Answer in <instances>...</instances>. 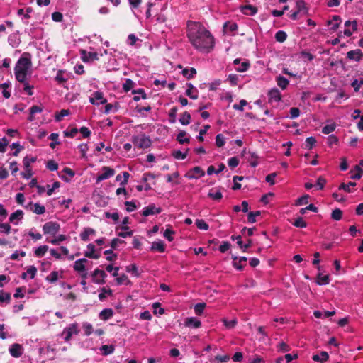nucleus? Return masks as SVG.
<instances>
[{
  "instance_id": "nucleus-1",
  "label": "nucleus",
  "mask_w": 363,
  "mask_h": 363,
  "mask_svg": "<svg viewBox=\"0 0 363 363\" xmlns=\"http://www.w3.org/2000/svg\"><path fill=\"white\" fill-rule=\"evenodd\" d=\"M186 35L195 49L210 52L214 47V38L211 33L199 22H187Z\"/></svg>"
},
{
  "instance_id": "nucleus-2",
  "label": "nucleus",
  "mask_w": 363,
  "mask_h": 363,
  "mask_svg": "<svg viewBox=\"0 0 363 363\" xmlns=\"http://www.w3.org/2000/svg\"><path fill=\"white\" fill-rule=\"evenodd\" d=\"M32 66L31 55L28 52H23L17 61L14 67V74L16 80L24 82L26 79L28 72Z\"/></svg>"
},
{
  "instance_id": "nucleus-3",
  "label": "nucleus",
  "mask_w": 363,
  "mask_h": 363,
  "mask_svg": "<svg viewBox=\"0 0 363 363\" xmlns=\"http://www.w3.org/2000/svg\"><path fill=\"white\" fill-rule=\"evenodd\" d=\"M132 142L134 146L139 149L148 148L152 144V141L150 138L146 136L145 134L133 137Z\"/></svg>"
},
{
  "instance_id": "nucleus-4",
  "label": "nucleus",
  "mask_w": 363,
  "mask_h": 363,
  "mask_svg": "<svg viewBox=\"0 0 363 363\" xmlns=\"http://www.w3.org/2000/svg\"><path fill=\"white\" fill-rule=\"evenodd\" d=\"M43 230L44 234L55 235L60 230V225L56 222L49 221L43 225Z\"/></svg>"
},
{
  "instance_id": "nucleus-5",
  "label": "nucleus",
  "mask_w": 363,
  "mask_h": 363,
  "mask_svg": "<svg viewBox=\"0 0 363 363\" xmlns=\"http://www.w3.org/2000/svg\"><path fill=\"white\" fill-rule=\"evenodd\" d=\"M79 333V330L77 323H73L63 330L62 335H65V340L68 342L71 340L74 334L77 335Z\"/></svg>"
},
{
  "instance_id": "nucleus-6",
  "label": "nucleus",
  "mask_w": 363,
  "mask_h": 363,
  "mask_svg": "<svg viewBox=\"0 0 363 363\" xmlns=\"http://www.w3.org/2000/svg\"><path fill=\"white\" fill-rule=\"evenodd\" d=\"M205 175V172L200 167H194L188 171L186 174V177L189 179H199Z\"/></svg>"
},
{
  "instance_id": "nucleus-7",
  "label": "nucleus",
  "mask_w": 363,
  "mask_h": 363,
  "mask_svg": "<svg viewBox=\"0 0 363 363\" xmlns=\"http://www.w3.org/2000/svg\"><path fill=\"white\" fill-rule=\"evenodd\" d=\"M162 212L160 207H156L154 203H150L147 206L145 207L142 212V216L147 217L155 214H159Z\"/></svg>"
},
{
  "instance_id": "nucleus-8",
  "label": "nucleus",
  "mask_w": 363,
  "mask_h": 363,
  "mask_svg": "<svg viewBox=\"0 0 363 363\" xmlns=\"http://www.w3.org/2000/svg\"><path fill=\"white\" fill-rule=\"evenodd\" d=\"M102 174L96 177V183H99L103 180L107 179L115 174V170L109 167L104 166L102 167Z\"/></svg>"
},
{
  "instance_id": "nucleus-9",
  "label": "nucleus",
  "mask_w": 363,
  "mask_h": 363,
  "mask_svg": "<svg viewBox=\"0 0 363 363\" xmlns=\"http://www.w3.org/2000/svg\"><path fill=\"white\" fill-rule=\"evenodd\" d=\"M92 277L95 283L103 284L105 283L104 278L106 277V274L103 270L96 269L92 273Z\"/></svg>"
},
{
  "instance_id": "nucleus-10",
  "label": "nucleus",
  "mask_w": 363,
  "mask_h": 363,
  "mask_svg": "<svg viewBox=\"0 0 363 363\" xmlns=\"http://www.w3.org/2000/svg\"><path fill=\"white\" fill-rule=\"evenodd\" d=\"M89 101L92 104L96 105L104 104L107 102V100L104 98L103 93L100 91H95L93 94V96L90 98Z\"/></svg>"
},
{
  "instance_id": "nucleus-11",
  "label": "nucleus",
  "mask_w": 363,
  "mask_h": 363,
  "mask_svg": "<svg viewBox=\"0 0 363 363\" xmlns=\"http://www.w3.org/2000/svg\"><path fill=\"white\" fill-rule=\"evenodd\" d=\"M269 102H279L281 100V95L280 91L276 89H272L268 92Z\"/></svg>"
},
{
  "instance_id": "nucleus-12",
  "label": "nucleus",
  "mask_w": 363,
  "mask_h": 363,
  "mask_svg": "<svg viewBox=\"0 0 363 363\" xmlns=\"http://www.w3.org/2000/svg\"><path fill=\"white\" fill-rule=\"evenodd\" d=\"M23 350V347L18 343L13 344L9 348L11 355L16 358L20 357L22 355Z\"/></svg>"
},
{
  "instance_id": "nucleus-13",
  "label": "nucleus",
  "mask_w": 363,
  "mask_h": 363,
  "mask_svg": "<svg viewBox=\"0 0 363 363\" xmlns=\"http://www.w3.org/2000/svg\"><path fill=\"white\" fill-rule=\"evenodd\" d=\"M347 57L350 60H354L359 62L363 57V52L360 49L350 50L347 53Z\"/></svg>"
},
{
  "instance_id": "nucleus-14",
  "label": "nucleus",
  "mask_w": 363,
  "mask_h": 363,
  "mask_svg": "<svg viewBox=\"0 0 363 363\" xmlns=\"http://www.w3.org/2000/svg\"><path fill=\"white\" fill-rule=\"evenodd\" d=\"M86 262H88V260L85 258L79 259L75 261L73 265L74 270L79 273L84 272L86 271L84 264Z\"/></svg>"
},
{
  "instance_id": "nucleus-15",
  "label": "nucleus",
  "mask_w": 363,
  "mask_h": 363,
  "mask_svg": "<svg viewBox=\"0 0 363 363\" xmlns=\"http://www.w3.org/2000/svg\"><path fill=\"white\" fill-rule=\"evenodd\" d=\"M186 327L199 328L201 326V322L194 317L186 318L184 321Z\"/></svg>"
},
{
  "instance_id": "nucleus-16",
  "label": "nucleus",
  "mask_w": 363,
  "mask_h": 363,
  "mask_svg": "<svg viewBox=\"0 0 363 363\" xmlns=\"http://www.w3.org/2000/svg\"><path fill=\"white\" fill-rule=\"evenodd\" d=\"M296 11L303 15H307L308 9L306 4L303 0H297L296 2Z\"/></svg>"
},
{
  "instance_id": "nucleus-17",
  "label": "nucleus",
  "mask_w": 363,
  "mask_h": 363,
  "mask_svg": "<svg viewBox=\"0 0 363 363\" xmlns=\"http://www.w3.org/2000/svg\"><path fill=\"white\" fill-rule=\"evenodd\" d=\"M150 250L152 252H164L165 251V244L162 240L155 241L152 243Z\"/></svg>"
},
{
  "instance_id": "nucleus-18",
  "label": "nucleus",
  "mask_w": 363,
  "mask_h": 363,
  "mask_svg": "<svg viewBox=\"0 0 363 363\" xmlns=\"http://www.w3.org/2000/svg\"><path fill=\"white\" fill-rule=\"evenodd\" d=\"M241 11L245 15L253 16L257 13V8L252 5L247 4L241 6Z\"/></svg>"
},
{
  "instance_id": "nucleus-19",
  "label": "nucleus",
  "mask_w": 363,
  "mask_h": 363,
  "mask_svg": "<svg viewBox=\"0 0 363 363\" xmlns=\"http://www.w3.org/2000/svg\"><path fill=\"white\" fill-rule=\"evenodd\" d=\"M23 218V212L22 210H16L15 212L11 213L9 216V220L10 223H13L14 224H18L17 222H15L16 220H21Z\"/></svg>"
},
{
  "instance_id": "nucleus-20",
  "label": "nucleus",
  "mask_w": 363,
  "mask_h": 363,
  "mask_svg": "<svg viewBox=\"0 0 363 363\" xmlns=\"http://www.w3.org/2000/svg\"><path fill=\"white\" fill-rule=\"evenodd\" d=\"M330 281L329 275H323L321 273H318L316 277V284L318 285H327Z\"/></svg>"
},
{
  "instance_id": "nucleus-21",
  "label": "nucleus",
  "mask_w": 363,
  "mask_h": 363,
  "mask_svg": "<svg viewBox=\"0 0 363 363\" xmlns=\"http://www.w3.org/2000/svg\"><path fill=\"white\" fill-rule=\"evenodd\" d=\"M188 89L186 90V95L192 99H198V91L191 84H188Z\"/></svg>"
},
{
  "instance_id": "nucleus-22",
  "label": "nucleus",
  "mask_w": 363,
  "mask_h": 363,
  "mask_svg": "<svg viewBox=\"0 0 363 363\" xmlns=\"http://www.w3.org/2000/svg\"><path fill=\"white\" fill-rule=\"evenodd\" d=\"M132 94L135 95L133 97V100L135 101H138L140 98L143 99H146L147 98V96L143 89L133 90Z\"/></svg>"
},
{
  "instance_id": "nucleus-23",
  "label": "nucleus",
  "mask_w": 363,
  "mask_h": 363,
  "mask_svg": "<svg viewBox=\"0 0 363 363\" xmlns=\"http://www.w3.org/2000/svg\"><path fill=\"white\" fill-rule=\"evenodd\" d=\"M277 85L283 90L286 89L289 84V81L283 76H277L276 77Z\"/></svg>"
},
{
  "instance_id": "nucleus-24",
  "label": "nucleus",
  "mask_w": 363,
  "mask_h": 363,
  "mask_svg": "<svg viewBox=\"0 0 363 363\" xmlns=\"http://www.w3.org/2000/svg\"><path fill=\"white\" fill-rule=\"evenodd\" d=\"M96 230L91 228H86L80 234V238L83 241H88L89 235H95Z\"/></svg>"
},
{
  "instance_id": "nucleus-25",
  "label": "nucleus",
  "mask_w": 363,
  "mask_h": 363,
  "mask_svg": "<svg viewBox=\"0 0 363 363\" xmlns=\"http://www.w3.org/2000/svg\"><path fill=\"white\" fill-rule=\"evenodd\" d=\"M113 315V311L111 308H105L99 313V317L101 320H107Z\"/></svg>"
},
{
  "instance_id": "nucleus-26",
  "label": "nucleus",
  "mask_w": 363,
  "mask_h": 363,
  "mask_svg": "<svg viewBox=\"0 0 363 363\" xmlns=\"http://www.w3.org/2000/svg\"><path fill=\"white\" fill-rule=\"evenodd\" d=\"M329 358V355L327 352L323 351L320 352V354H314L312 357L313 361L320 362L323 363L326 362Z\"/></svg>"
},
{
  "instance_id": "nucleus-27",
  "label": "nucleus",
  "mask_w": 363,
  "mask_h": 363,
  "mask_svg": "<svg viewBox=\"0 0 363 363\" xmlns=\"http://www.w3.org/2000/svg\"><path fill=\"white\" fill-rule=\"evenodd\" d=\"M186 132L184 130H181L177 137V140L180 144H189L190 143V140L189 138L186 137Z\"/></svg>"
},
{
  "instance_id": "nucleus-28",
  "label": "nucleus",
  "mask_w": 363,
  "mask_h": 363,
  "mask_svg": "<svg viewBox=\"0 0 363 363\" xmlns=\"http://www.w3.org/2000/svg\"><path fill=\"white\" fill-rule=\"evenodd\" d=\"M196 74V70L195 68H190L189 69L186 68L182 70V74L187 79H191L194 77Z\"/></svg>"
},
{
  "instance_id": "nucleus-29",
  "label": "nucleus",
  "mask_w": 363,
  "mask_h": 363,
  "mask_svg": "<svg viewBox=\"0 0 363 363\" xmlns=\"http://www.w3.org/2000/svg\"><path fill=\"white\" fill-rule=\"evenodd\" d=\"M191 118V114L189 112L185 111L181 115V117L179 118V122L183 125H187L190 123Z\"/></svg>"
},
{
  "instance_id": "nucleus-30",
  "label": "nucleus",
  "mask_w": 363,
  "mask_h": 363,
  "mask_svg": "<svg viewBox=\"0 0 363 363\" xmlns=\"http://www.w3.org/2000/svg\"><path fill=\"white\" fill-rule=\"evenodd\" d=\"M114 346L113 345H104L101 347L100 351L101 352L103 355H108L112 354L114 352Z\"/></svg>"
},
{
  "instance_id": "nucleus-31",
  "label": "nucleus",
  "mask_w": 363,
  "mask_h": 363,
  "mask_svg": "<svg viewBox=\"0 0 363 363\" xmlns=\"http://www.w3.org/2000/svg\"><path fill=\"white\" fill-rule=\"evenodd\" d=\"M31 211L38 215H42L45 212V208L44 206H42L39 203H33V208H31Z\"/></svg>"
},
{
  "instance_id": "nucleus-32",
  "label": "nucleus",
  "mask_w": 363,
  "mask_h": 363,
  "mask_svg": "<svg viewBox=\"0 0 363 363\" xmlns=\"http://www.w3.org/2000/svg\"><path fill=\"white\" fill-rule=\"evenodd\" d=\"M43 111V108L39 106L34 105L30 108V116L28 117V120L30 121H33L34 120L33 115L35 113H41Z\"/></svg>"
},
{
  "instance_id": "nucleus-33",
  "label": "nucleus",
  "mask_w": 363,
  "mask_h": 363,
  "mask_svg": "<svg viewBox=\"0 0 363 363\" xmlns=\"http://www.w3.org/2000/svg\"><path fill=\"white\" fill-rule=\"evenodd\" d=\"M189 149L186 150L185 152H182L180 150H174L172 152V156H173L175 159L177 160H183L185 159L187 156V153L189 152Z\"/></svg>"
},
{
  "instance_id": "nucleus-34",
  "label": "nucleus",
  "mask_w": 363,
  "mask_h": 363,
  "mask_svg": "<svg viewBox=\"0 0 363 363\" xmlns=\"http://www.w3.org/2000/svg\"><path fill=\"white\" fill-rule=\"evenodd\" d=\"M59 135L56 133H52L50 135L49 139L51 140L52 142L50 143V147L52 149L55 148V147L60 144V142L57 141L58 139Z\"/></svg>"
},
{
  "instance_id": "nucleus-35",
  "label": "nucleus",
  "mask_w": 363,
  "mask_h": 363,
  "mask_svg": "<svg viewBox=\"0 0 363 363\" xmlns=\"http://www.w3.org/2000/svg\"><path fill=\"white\" fill-rule=\"evenodd\" d=\"M48 250V245L40 246L35 250V255L37 257H42L43 256H44V255L46 253V252Z\"/></svg>"
},
{
  "instance_id": "nucleus-36",
  "label": "nucleus",
  "mask_w": 363,
  "mask_h": 363,
  "mask_svg": "<svg viewBox=\"0 0 363 363\" xmlns=\"http://www.w3.org/2000/svg\"><path fill=\"white\" fill-rule=\"evenodd\" d=\"M250 66V62L247 60H246L242 63H240L237 67H235V70L239 72H243L247 71Z\"/></svg>"
},
{
  "instance_id": "nucleus-37",
  "label": "nucleus",
  "mask_w": 363,
  "mask_h": 363,
  "mask_svg": "<svg viewBox=\"0 0 363 363\" xmlns=\"http://www.w3.org/2000/svg\"><path fill=\"white\" fill-rule=\"evenodd\" d=\"M37 158L35 157H28V156L25 157L23 160V163L25 169H31L30 165V163H34L36 161Z\"/></svg>"
},
{
  "instance_id": "nucleus-38",
  "label": "nucleus",
  "mask_w": 363,
  "mask_h": 363,
  "mask_svg": "<svg viewBox=\"0 0 363 363\" xmlns=\"http://www.w3.org/2000/svg\"><path fill=\"white\" fill-rule=\"evenodd\" d=\"M195 224L196 227L200 230H207L209 228V225L206 221L203 219H196L195 220Z\"/></svg>"
},
{
  "instance_id": "nucleus-39",
  "label": "nucleus",
  "mask_w": 363,
  "mask_h": 363,
  "mask_svg": "<svg viewBox=\"0 0 363 363\" xmlns=\"http://www.w3.org/2000/svg\"><path fill=\"white\" fill-rule=\"evenodd\" d=\"M125 270L127 272L132 273L136 277H139L140 275V274L138 272V267L135 264L127 266L125 267Z\"/></svg>"
},
{
  "instance_id": "nucleus-40",
  "label": "nucleus",
  "mask_w": 363,
  "mask_h": 363,
  "mask_svg": "<svg viewBox=\"0 0 363 363\" xmlns=\"http://www.w3.org/2000/svg\"><path fill=\"white\" fill-rule=\"evenodd\" d=\"M342 211L340 208H335L332 211L331 218L334 220L338 221L342 219Z\"/></svg>"
},
{
  "instance_id": "nucleus-41",
  "label": "nucleus",
  "mask_w": 363,
  "mask_h": 363,
  "mask_svg": "<svg viewBox=\"0 0 363 363\" xmlns=\"http://www.w3.org/2000/svg\"><path fill=\"white\" fill-rule=\"evenodd\" d=\"M177 111H178V109H177V106H174V107H172L169 110V121L171 123H174L176 122V116H177Z\"/></svg>"
},
{
  "instance_id": "nucleus-42",
  "label": "nucleus",
  "mask_w": 363,
  "mask_h": 363,
  "mask_svg": "<svg viewBox=\"0 0 363 363\" xmlns=\"http://www.w3.org/2000/svg\"><path fill=\"white\" fill-rule=\"evenodd\" d=\"M351 26H352V30H350L349 28H346L344 30V34L347 37L351 36L352 35V32L357 31V27H358L357 21H353L351 24Z\"/></svg>"
},
{
  "instance_id": "nucleus-43",
  "label": "nucleus",
  "mask_w": 363,
  "mask_h": 363,
  "mask_svg": "<svg viewBox=\"0 0 363 363\" xmlns=\"http://www.w3.org/2000/svg\"><path fill=\"white\" fill-rule=\"evenodd\" d=\"M354 171H356L355 174H352L350 178L352 179H359L363 175V170L359 165H355Z\"/></svg>"
},
{
  "instance_id": "nucleus-44",
  "label": "nucleus",
  "mask_w": 363,
  "mask_h": 363,
  "mask_svg": "<svg viewBox=\"0 0 363 363\" xmlns=\"http://www.w3.org/2000/svg\"><path fill=\"white\" fill-rule=\"evenodd\" d=\"M222 322L228 329L234 328L238 323L237 320L235 318L230 320H228L227 319L223 318L222 319Z\"/></svg>"
},
{
  "instance_id": "nucleus-45",
  "label": "nucleus",
  "mask_w": 363,
  "mask_h": 363,
  "mask_svg": "<svg viewBox=\"0 0 363 363\" xmlns=\"http://www.w3.org/2000/svg\"><path fill=\"white\" fill-rule=\"evenodd\" d=\"M206 304L203 302L198 303L194 306V312L196 315H201L206 308Z\"/></svg>"
},
{
  "instance_id": "nucleus-46",
  "label": "nucleus",
  "mask_w": 363,
  "mask_h": 363,
  "mask_svg": "<svg viewBox=\"0 0 363 363\" xmlns=\"http://www.w3.org/2000/svg\"><path fill=\"white\" fill-rule=\"evenodd\" d=\"M223 29L230 31H235L238 30V25L235 23L227 21L223 25Z\"/></svg>"
},
{
  "instance_id": "nucleus-47",
  "label": "nucleus",
  "mask_w": 363,
  "mask_h": 363,
  "mask_svg": "<svg viewBox=\"0 0 363 363\" xmlns=\"http://www.w3.org/2000/svg\"><path fill=\"white\" fill-rule=\"evenodd\" d=\"M287 38L286 33L283 30H279L275 34V39L279 43H283Z\"/></svg>"
},
{
  "instance_id": "nucleus-48",
  "label": "nucleus",
  "mask_w": 363,
  "mask_h": 363,
  "mask_svg": "<svg viewBox=\"0 0 363 363\" xmlns=\"http://www.w3.org/2000/svg\"><path fill=\"white\" fill-rule=\"evenodd\" d=\"M292 225L297 228H306L307 226V223L303 220L302 217H298L296 218L293 223Z\"/></svg>"
},
{
  "instance_id": "nucleus-49",
  "label": "nucleus",
  "mask_w": 363,
  "mask_h": 363,
  "mask_svg": "<svg viewBox=\"0 0 363 363\" xmlns=\"http://www.w3.org/2000/svg\"><path fill=\"white\" fill-rule=\"evenodd\" d=\"M11 296L10 293H6L3 290L0 291V303L6 302L9 303Z\"/></svg>"
},
{
  "instance_id": "nucleus-50",
  "label": "nucleus",
  "mask_w": 363,
  "mask_h": 363,
  "mask_svg": "<svg viewBox=\"0 0 363 363\" xmlns=\"http://www.w3.org/2000/svg\"><path fill=\"white\" fill-rule=\"evenodd\" d=\"M356 186L355 182H349L347 184L345 183H342L339 186V189L344 190L345 191L350 193L352 191L350 186Z\"/></svg>"
},
{
  "instance_id": "nucleus-51",
  "label": "nucleus",
  "mask_w": 363,
  "mask_h": 363,
  "mask_svg": "<svg viewBox=\"0 0 363 363\" xmlns=\"http://www.w3.org/2000/svg\"><path fill=\"white\" fill-rule=\"evenodd\" d=\"M225 143V137L222 134H218L216 136V145L218 147H223Z\"/></svg>"
},
{
  "instance_id": "nucleus-52",
  "label": "nucleus",
  "mask_w": 363,
  "mask_h": 363,
  "mask_svg": "<svg viewBox=\"0 0 363 363\" xmlns=\"http://www.w3.org/2000/svg\"><path fill=\"white\" fill-rule=\"evenodd\" d=\"M175 234V231L171 228H167L163 234V236L169 242L174 240L173 235Z\"/></svg>"
},
{
  "instance_id": "nucleus-53",
  "label": "nucleus",
  "mask_w": 363,
  "mask_h": 363,
  "mask_svg": "<svg viewBox=\"0 0 363 363\" xmlns=\"http://www.w3.org/2000/svg\"><path fill=\"white\" fill-rule=\"evenodd\" d=\"M336 125L335 123L328 124L322 128V133L324 134H330L335 130Z\"/></svg>"
},
{
  "instance_id": "nucleus-54",
  "label": "nucleus",
  "mask_w": 363,
  "mask_h": 363,
  "mask_svg": "<svg viewBox=\"0 0 363 363\" xmlns=\"http://www.w3.org/2000/svg\"><path fill=\"white\" fill-rule=\"evenodd\" d=\"M116 281H117V284L119 285L123 284L128 285V284H130V281L128 279V276L125 274L117 277Z\"/></svg>"
},
{
  "instance_id": "nucleus-55",
  "label": "nucleus",
  "mask_w": 363,
  "mask_h": 363,
  "mask_svg": "<svg viewBox=\"0 0 363 363\" xmlns=\"http://www.w3.org/2000/svg\"><path fill=\"white\" fill-rule=\"evenodd\" d=\"M135 85V83L130 79H127L125 80V82L123 85V89L124 91L128 92L132 88H133Z\"/></svg>"
},
{
  "instance_id": "nucleus-56",
  "label": "nucleus",
  "mask_w": 363,
  "mask_h": 363,
  "mask_svg": "<svg viewBox=\"0 0 363 363\" xmlns=\"http://www.w3.org/2000/svg\"><path fill=\"white\" fill-rule=\"evenodd\" d=\"M46 167L50 171H55L58 168V164L55 160H50L47 162Z\"/></svg>"
},
{
  "instance_id": "nucleus-57",
  "label": "nucleus",
  "mask_w": 363,
  "mask_h": 363,
  "mask_svg": "<svg viewBox=\"0 0 363 363\" xmlns=\"http://www.w3.org/2000/svg\"><path fill=\"white\" fill-rule=\"evenodd\" d=\"M326 184V179L323 177H319L314 186H317L318 189H323Z\"/></svg>"
},
{
  "instance_id": "nucleus-58",
  "label": "nucleus",
  "mask_w": 363,
  "mask_h": 363,
  "mask_svg": "<svg viewBox=\"0 0 363 363\" xmlns=\"http://www.w3.org/2000/svg\"><path fill=\"white\" fill-rule=\"evenodd\" d=\"M208 197L211 198L213 200H220L223 197L222 193L220 191H216V193H213L211 190L208 194Z\"/></svg>"
},
{
  "instance_id": "nucleus-59",
  "label": "nucleus",
  "mask_w": 363,
  "mask_h": 363,
  "mask_svg": "<svg viewBox=\"0 0 363 363\" xmlns=\"http://www.w3.org/2000/svg\"><path fill=\"white\" fill-rule=\"evenodd\" d=\"M69 114V109H62L60 112L56 115L55 120L57 121H60L63 118V117L67 116Z\"/></svg>"
},
{
  "instance_id": "nucleus-60",
  "label": "nucleus",
  "mask_w": 363,
  "mask_h": 363,
  "mask_svg": "<svg viewBox=\"0 0 363 363\" xmlns=\"http://www.w3.org/2000/svg\"><path fill=\"white\" fill-rule=\"evenodd\" d=\"M247 104V101L245 99H242L240 101L239 104H234L233 106V108L234 110L242 111L244 110L243 107L245 106Z\"/></svg>"
},
{
  "instance_id": "nucleus-61",
  "label": "nucleus",
  "mask_w": 363,
  "mask_h": 363,
  "mask_svg": "<svg viewBox=\"0 0 363 363\" xmlns=\"http://www.w3.org/2000/svg\"><path fill=\"white\" fill-rule=\"evenodd\" d=\"M315 143L316 140L314 137L311 136L307 138L306 140V148H308V150H311L313 145L315 144Z\"/></svg>"
},
{
  "instance_id": "nucleus-62",
  "label": "nucleus",
  "mask_w": 363,
  "mask_h": 363,
  "mask_svg": "<svg viewBox=\"0 0 363 363\" xmlns=\"http://www.w3.org/2000/svg\"><path fill=\"white\" fill-rule=\"evenodd\" d=\"M309 196L308 195H304L303 196H301L296 200V205L297 206H301L307 204L308 202Z\"/></svg>"
},
{
  "instance_id": "nucleus-63",
  "label": "nucleus",
  "mask_w": 363,
  "mask_h": 363,
  "mask_svg": "<svg viewBox=\"0 0 363 363\" xmlns=\"http://www.w3.org/2000/svg\"><path fill=\"white\" fill-rule=\"evenodd\" d=\"M228 164L230 168H235L239 164V159L237 157H233L228 160Z\"/></svg>"
},
{
  "instance_id": "nucleus-64",
  "label": "nucleus",
  "mask_w": 363,
  "mask_h": 363,
  "mask_svg": "<svg viewBox=\"0 0 363 363\" xmlns=\"http://www.w3.org/2000/svg\"><path fill=\"white\" fill-rule=\"evenodd\" d=\"M58 279V273L56 271L52 272L47 277L46 279L51 282L55 283Z\"/></svg>"
}]
</instances>
